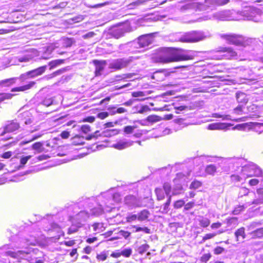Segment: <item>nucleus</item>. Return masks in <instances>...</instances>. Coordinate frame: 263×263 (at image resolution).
Instances as JSON below:
<instances>
[{"label":"nucleus","mask_w":263,"mask_h":263,"mask_svg":"<svg viewBox=\"0 0 263 263\" xmlns=\"http://www.w3.org/2000/svg\"><path fill=\"white\" fill-rule=\"evenodd\" d=\"M193 59V55L185 53L181 49L171 47L158 49L153 57L154 63L162 64Z\"/></svg>","instance_id":"nucleus-1"},{"label":"nucleus","mask_w":263,"mask_h":263,"mask_svg":"<svg viewBox=\"0 0 263 263\" xmlns=\"http://www.w3.org/2000/svg\"><path fill=\"white\" fill-rule=\"evenodd\" d=\"M220 37L229 44L241 47H246V46L245 37L241 34L235 33L222 34L220 35Z\"/></svg>","instance_id":"nucleus-2"},{"label":"nucleus","mask_w":263,"mask_h":263,"mask_svg":"<svg viewBox=\"0 0 263 263\" xmlns=\"http://www.w3.org/2000/svg\"><path fill=\"white\" fill-rule=\"evenodd\" d=\"M206 37L204 33L198 31H191L183 34L179 41L182 43H196L204 40Z\"/></svg>","instance_id":"nucleus-3"},{"label":"nucleus","mask_w":263,"mask_h":263,"mask_svg":"<svg viewBox=\"0 0 263 263\" xmlns=\"http://www.w3.org/2000/svg\"><path fill=\"white\" fill-rule=\"evenodd\" d=\"M216 52L221 54V57L218 59L219 60H234L238 57L237 52L232 47H219L216 50Z\"/></svg>","instance_id":"nucleus-4"},{"label":"nucleus","mask_w":263,"mask_h":263,"mask_svg":"<svg viewBox=\"0 0 263 263\" xmlns=\"http://www.w3.org/2000/svg\"><path fill=\"white\" fill-rule=\"evenodd\" d=\"M89 218V214L85 211H81L75 216H70L68 220L83 227Z\"/></svg>","instance_id":"nucleus-5"},{"label":"nucleus","mask_w":263,"mask_h":263,"mask_svg":"<svg viewBox=\"0 0 263 263\" xmlns=\"http://www.w3.org/2000/svg\"><path fill=\"white\" fill-rule=\"evenodd\" d=\"M129 63V60L124 59H119L111 63L109 65V68L115 70H119L126 67Z\"/></svg>","instance_id":"nucleus-6"},{"label":"nucleus","mask_w":263,"mask_h":263,"mask_svg":"<svg viewBox=\"0 0 263 263\" xmlns=\"http://www.w3.org/2000/svg\"><path fill=\"white\" fill-rule=\"evenodd\" d=\"M162 189L164 192L166 193V196H168L166 201L163 204V209L165 211H167L172 201V196L170 195L172 190V186L170 183L164 182L163 184Z\"/></svg>","instance_id":"nucleus-7"},{"label":"nucleus","mask_w":263,"mask_h":263,"mask_svg":"<svg viewBox=\"0 0 263 263\" xmlns=\"http://www.w3.org/2000/svg\"><path fill=\"white\" fill-rule=\"evenodd\" d=\"M153 40L152 34H144L138 37V43L139 47L143 48L151 44Z\"/></svg>","instance_id":"nucleus-8"},{"label":"nucleus","mask_w":263,"mask_h":263,"mask_svg":"<svg viewBox=\"0 0 263 263\" xmlns=\"http://www.w3.org/2000/svg\"><path fill=\"white\" fill-rule=\"evenodd\" d=\"M95 67L94 74L95 77H99L101 75L102 71L104 69V67L106 65L105 60H93L92 61Z\"/></svg>","instance_id":"nucleus-9"},{"label":"nucleus","mask_w":263,"mask_h":263,"mask_svg":"<svg viewBox=\"0 0 263 263\" xmlns=\"http://www.w3.org/2000/svg\"><path fill=\"white\" fill-rule=\"evenodd\" d=\"M137 128L136 125H127L123 128V131L127 135L134 133V136L139 138L143 135V132L142 130L138 129Z\"/></svg>","instance_id":"nucleus-10"},{"label":"nucleus","mask_w":263,"mask_h":263,"mask_svg":"<svg viewBox=\"0 0 263 263\" xmlns=\"http://www.w3.org/2000/svg\"><path fill=\"white\" fill-rule=\"evenodd\" d=\"M46 65L39 67L26 72L25 75L29 78H33L42 75L46 71Z\"/></svg>","instance_id":"nucleus-11"},{"label":"nucleus","mask_w":263,"mask_h":263,"mask_svg":"<svg viewBox=\"0 0 263 263\" xmlns=\"http://www.w3.org/2000/svg\"><path fill=\"white\" fill-rule=\"evenodd\" d=\"M20 128V125L16 121H11L4 127V130L1 133V136H4L6 133H11L17 130Z\"/></svg>","instance_id":"nucleus-12"},{"label":"nucleus","mask_w":263,"mask_h":263,"mask_svg":"<svg viewBox=\"0 0 263 263\" xmlns=\"http://www.w3.org/2000/svg\"><path fill=\"white\" fill-rule=\"evenodd\" d=\"M133 141L119 140L112 145V147L118 149L122 150L133 145Z\"/></svg>","instance_id":"nucleus-13"},{"label":"nucleus","mask_w":263,"mask_h":263,"mask_svg":"<svg viewBox=\"0 0 263 263\" xmlns=\"http://www.w3.org/2000/svg\"><path fill=\"white\" fill-rule=\"evenodd\" d=\"M35 81H30L27 84L17 87H15L11 89V92H24L31 89L35 85Z\"/></svg>","instance_id":"nucleus-14"},{"label":"nucleus","mask_w":263,"mask_h":263,"mask_svg":"<svg viewBox=\"0 0 263 263\" xmlns=\"http://www.w3.org/2000/svg\"><path fill=\"white\" fill-rule=\"evenodd\" d=\"M125 203L129 205H134L135 206H140L139 204V200L133 195H127L124 199Z\"/></svg>","instance_id":"nucleus-15"},{"label":"nucleus","mask_w":263,"mask_h":263,"mask_svg":"<svg viewBox=\"0 0 263 263\" xmlns=\"http://www.w3.org/2000/svg\"><path fill=\"white\" fill-rule=\"evenodd\" d=\"M125 32V30L124 28L115 27L111 30L110 35L116 39H119L124 35Z\"/></svg>","instance_id":"nucleus-16"},{"label":"nucleus","mask_w":263,"mask_h":263,"mask_svg":"<svg viewBox=\"0 0 263 263\" xmlns=\"http://www.w3.org/2000/svg\"><path fill=\"white\" fill-rule=\"evenodd\" d=\"M257 197L254 199L252 204H259L263 203V187H260L256 190Z\"/></svg>","instance_id":"nucleus-17"},{"label":"nucleus","mask_w":263,"mask_h":263,"mask_svg":"<svg viewBox=\"0 0 263 263\" xmlns=\"http://www.w3.org/2000/svg\"><path fill=\"white\" fill-rule=\"evenodd\" d=\"M154 192L156 196V199L158 201H162L165 198V196H166V193L164 192L162 188L156 187L155 188Z\"/></svg>","instance_id":"nucleus-18"},{"label":"nucleus","mask_w":263,"mask_h":263,"mask_svg":"<svg viewBox=\"0 0 263 263\" xmlns=\"http://www.w3.org/2000/svg\"><path fill=\"white\" fill-rule=\"evenodd\" d=\"M236 99L239 103L242 105H246L248 102V98L247 95L243 92H239L236 95Z\"/></svg>","instance_id":"nucleus-19"},{"label":"nucleus","mask_w":263,"mask_h":263,"mask_svg":"<svg viewBox=\"0 0 263 263\" xmlns=\"http://www.w3.org/2000/svg\"><path fill=\"white\" fill-rule=\"evenodd\" d=\"M24 254H27V253L23 251H18L17 252L9 251L6 252L7 255L9 256L12 258L16 259H21L22 258L21 255Z\"/></svg>","instance_id":"nucleus-20"},{"label":"nucleus","mask_w":263,"mask_h":263,"mask_svg":"<svg viewBox=\"0 0 263 263\" xmlns=\"http://www.w3.org/2000/svg\"><path fill=\"white\" fill-rule=\"evenodd\" d=\"M236 237V240L238 241L239 238L241 237L242 239L246 238L245 228L243 227L239 228L234 233Z\"/></svg>","instance_id":"nucleus-21"},{"label":"nucleus","mask_w":263,"mask_h":263,"mask_svg":"<svg viewBox=\"0 0 263 263\" xmlns=\"http://www.w3.org/2000/svg\"><path fill=\"white\" fill-rule=\"evenodd\" d=\"M15 78H11L0 81V86L9 87L15 83Z\"/></svg>","instance_id":"nucleus-22"},{"label":"nucleus","mask_w":263,"mask_h":263,"mask_svg":"<svg viewBox=\"0 0 263 263\" xmlns=\"http://www.w3.org/2000/svg\"><path fill=\"white\" fill-rule=\"evenodd\" d=\"M149 215V212L147 210H143L137 215L138 220L140 221L145 220L148 218Z\"/></svg>","instance_id":"nucleus-23"},{"label":"nucleus","mask_w":263,"mask_h":263,"mask_svg":"<svg viewBox=\"0 0 263 263\" xmlns=\"http://www.w3.org/2000/svg\"><path fill=\"white\" fill-rule=\"evenodd\" d=\"M85 143L84 137L76 135L72 138V143L74 145H81Z\"/></svg>","instance_id":"nucleus-24"},{"label":"nucleus","mask_w":263,"mask_h":263,"mask_svg":"<svg viewBox=\"0 0 263 263\" xmlns=\"http://www.w3.org/2000/svg\"><path fill=\"white\" fill-rule=\"evenodd\" d=\"M71 226L68 228L67 230V234L68 235H71L72 234H74L77 233L79 231V229L81 228L80 226L78 225V224H76L73 222H71Z\"/></svg>","instance_id":"nucleus-25"},{"label":"nucleus","mask_w":263,"mask_h":263,"mask_svg":"<svg viewBox=\"0 0 263 263\" xmlns=\"http://www.w3.org/2000/svg\"><path fill=\"white\" fill-rule=\"evenodd\" d=\"M251 235L253 239L263 238V228L253 231L251 232Z\"/></svg>","instance_id":"nucleus-26"},{"label":"nucleus","mask_w":263,"mask_h":263,"mask_svg":"<svg viewBox=\"0 0 263 263\" xmlns=\"http://www.w3.org/2000/svg\"><path fill=\"white\" fill-rule=\"evenodd\" d=\"M217 172V167L214 164L208 165L205 168V172L206 174L214 176Z\"/></svg>","instance_id":"nucleus-27"},{"label":"nucleus","mask_w":263,"mask_h":263,"mask_svg":"<svg viewBox=\"0 0 263 263\" xmlns=\"http://www.w3.org/2000/svg\"><path fill=\"white\" fill-rule=\"evenodd\" d=\"M32 148L34 150L37 151L38 153H41L44 151L43 144L41 142H37L34 143L32 145Z\"/></svg>","instance_id":"nucleus-28"},{"label":"nucleus","mask_w":263,"mask_h":263,"mask_svg":"<svg viewBox=\"0 0 263 263\" xmlns=\"http://www.w3.org/2000/svg\"><path fill=\"white\" fill-rule=\"evenodd\" d=\"M61 229V228L59 224L55 222H51L50 224V227L46 230V231L48 232H51L57 230H60Z\"/></svg>","instance_id":"nucleus-29"},{"label":"nucleus","mask_w":263,"mask_h":263,"mask_svg":"<svg viewBox=\"0 0 263 263\" xmlns=\"http://www.w3.org/2000/svg\"><path fill=\"white\" fill-rule=\"evenodd\" d=\"M211 221L209 219L205 217H202L199 220V223L201 227L206 228L210 224Z\"/></svg>","instance_id":"nucleus-30"},{"label":"nucleus","mask_w":263,"mask_h":263,"mask_svg":"<svg viewBox=\"0 0 263 263\" xmlns=\"http://www.w3.org/2000/svg\"><path fill=\"white\" fill-rule=\"evenodd\" d=\"M161 118L158 116L152 115H149L146 118V121L151 122V123H155L160 121Z\"/></svg>","instance_id":"nucleus-31"},{"label":"nucleus","mask_w":263,"mask_h":263,"mask_svg":"<svg viewBox=\"0 0 263 263\" xmlns=\"http://www.w3.org/2000/svg\"><path fill=\"white\" fill-rule=\"evenodd\" d=\"M202 185V183L201 181L197 180H194L191 182L190 185V189L195 190L201 186Z\"/></svg>","instance_id":"nucleus-32"},{"label":"nucleus","mask_w":263,"mask_h":263,"mask_svg":"<svg viewBox=\"0 0 263 263\" xmlns=\"http://www.w3.org/2000/svg\"><path fill=\"white\" fill-rule=\"evenodd\" d=\"M14 96V95L10 93H0V102L11 99Z\"/></svg>","instance_id":"nucleus-33"},{"label":"nucleus","mask_w":263,"mask_h":263,"mask_svg":"<svg viewBox=\"0 0 263 263\" xmlns=\"http://www.w3.org/2000/svg\"><path fill=\"white\" fill-rule=\"evenodd\" d=\"M241 180V178L237 174H233L230 176V182L232 184H235L240 182Z\"/></svg>","instance_id":"nucleus-34"},{"label":"nucleus","mask_w":263,"mask_h":263,"mask_svg":"<svg viewBox=\"0 0 263 263\" xmlns=\"http://www.w3.org/2000/svg\"><path fill=\"white\" fill-rule=\"evenodd\" d=\"M148 248H149V246L147 244H146V243L143 244V245L140 246L137 248V251L139 254H143L144 253L146 252L147 251Z\"/></svg>","instance_id":"nucleus-35"},{"label":"nucleus","mask_w":263,"mask_h":263,"mask_svg":"<svg viewBox=\"0 0 263 263\" xmlns=\"http://www.w3.org/2000/svg\"><path fill=\"white\" fill-rule=\"evenodd\" d=\"M64 60L60 59V60H53L49 62V65L50 66V69H52L53 67L57 66V65L63 64L64 62Z\"/></svg>","instance_id":"nucleus-36"},{"label":"nucleus","mask_w":263,"mask_h":263,"mask_svg":"<svg viewBox=\"0 0 263 263\" xmlns=\"http://www.w3.org/2000/svg\"><path fill=\"white\" fill-rule=\"evenodd\" d=\"M211 257H212V255L210 253H205V254H203L201 256V257L200 258V261L201 262L206 263L210 259V258Z\"/></svg>","instance_id":"nucleus-37"},{"label":"nucleus","mask_w":263,"mask_h":263,"mask_svg":"<svg viewBox=\"0 0 263 263\" xmlns=\"http://www.w3.org/2000/svg\"><path fill=\"white\" fill-rule=\"evenodd\" d=\"M225 252V249L221 246H216L213 249V253L216 255H220Z\"/></svg>","instance_id":"nucleus-38"},{"label":"nucleus","mask_w":263,"mask_h":263,"mask_svg":"<svg viewBox=\"0 0 263 263\" xmlns=\"http://www.w3.org/2000/svg\"><path fill=\"white\" fill-rule=\"evenodd\" d=\"M222 128V124L221 123H213L209 124L208 129L210 130L220 129Z\"/></svg>","instance_id":"nucleus-39"},{"label":"nucleus","mask_w":263,"mask_h":263,"mask_svg":"<svg viewBox=\"0 0 263 263\" xmlns=\"http://www.w3.org/2000/svg\"><path fill=\"white\" fill-rule=\"evenodd\" d=\"M185 204V202L183 199H179L174 202V208L175 209H180L182 208Z\"/></svg>","instance_id":"nucleus-40"},{"label":"nucleus","mask_w":263,"mask_h":263,"mask_svg":"<svg viewBox=\"0 0 263 263\" xmlns=\"http://www.w3.org/2000/svg\"><path fill=\"white\" fill-rule=\"evenodd\" d=\"M262 176H263L262 171L260 168H256L254 170V174L253 175H248L247 177H251L254 176V177H262Z\"/></svg>","instance_id":"nucleus-41"},{"label":"nucleus","mask_w":263,"mask_h":263,"mask_svg":"<svg viewBox=\"0 0 263 263\" xmlns=\"http://www.w3.org/2000/svg\"><path fill=\"white\" fill-rule=\"evenodd\" d=\"M245 206L243 205H239L236 206L233 211V213L235 215L238 214L241 211H243Z\"/></svg>","instance_id":"nucleus-42"},{"label":"nucleus","mask_w":263,"mask_h":263,"mask_svg":"<svg viewBox=\"0 0 263 263\" xmlns=\"http://www.w3.org/2000/svg\"><path fill=\"white\" fill-rule=\"evenodd\" d=\"M132 252V249L129 248V249H125V250H123L122 251H121V256L122 255L125 257H128L130 256Z\"/></svg>","instance_id":"nucleus-43"},{"label":"nucleus","mask_w":263,"mask_h":263,"mask_svg":"<svg viewBox=\"0 0 263 263\" xmlns=\"http://www.w3.org/2000/svg\"><path fill=\"white\" fill-rule=\"evenodd\" d=\"M31 158V155L27 156H23L21 157L20 159V164L22 166H24L25 164H26L28 161L29 159H30Z\"/></svg>","instance_id":"nucleus-44"},{"label":"nucleus","mask_w":263,"mask_h":263,"mask_svg":"<svg viewBox=\"0 0 263 263\" xmlns=\"http://www.w3.org/2000/svg\"><path fill=\"white\" fill-rule=\"evenodd\" d=\"M108 116H109V113L106 111H103V112H99L97 115V118H98L101 120L105 119Z\"/></svg>","instance_id":"nucleus-45"},{"label":"nucleus","mask_w":263,"mask_h":263,"mask_svg":"<svg viewBox=\"0 0 263 263\" xmlns=\"http://www.w3.org/2000/svg\"><path fill=\"white\" fill-rule=\"evenodd\" d=\"M195 206V202L194 201H190L184 205V211H188L192 209Z\"/></svg>","instance_id":"nucleus-46"},{"label":"nucleus","mask_w":263,"mask_h":263,"mask_svg":"<svg viewBox=\"0 0 263 263\" xmlns=\"http://www.w3.org/2000/svg\"><path fill=\"white\" fill-rule=\"evenodd\" d=\"M107 256L105 253H102L99 254H97L96 258L99 261H104L106 259Z\"/></svg>","instance_id":"nucleus-47"},{"label":"nucleus","mask_w":263,"mask_h":263,"mask_svg":"<svg viewBox=\"0 0 263 263\" xmlns=\"http://www.w3.org/2000/svg\"><path fill=\"white\" fill-rule=\"evenodd\" d=\"M138 215L136 214L130 215L127 216L126 221L127 222H131L136 220H138Z\"/></svg>","instance_id":"nucleus-48"},{"label":"nucleus","mask_w":263,"mask_h":263,"mask_svg":"<svg viewBox=\"0 0 263 263\" xmlns=\"http://www.w3.org/2000/svg\"><path fill=\"white\" fill-rule=\"evenodd\" d=\"M216 235V233H208L205 234L202 237V241H205L206 240L212 239Z\"/></svg>","instance_id":"nucleus-49"},{"label":"nucleus","mask_w":263,"mask_h":263,"mask_svg":"<svg viewBox=\"0 0 263 263\" xmlns=\"http://www.w3.org/2000/svg\"><path fill=\"white\" fill-rule=\"evenodd\" d=\"M74 43L75 41L72 38H67L65 40V44L66 47H71Z\"/></svg>","instance_id":"nucleus-50"},{"label":"nucleus","mask_w":263,"mask_h":263,"mask_svg":"<svg viewBox=\"0 0 263 263\" xmlns=\"http://www.w3.org/2000/svg\"><path fill=\"white\" fill-rule=\"evenodd\" d=\"M238 218L237 217H231L226 219V223L228 226H231L233 223L237 222Z\"/></svg>","instance_id":"nucleus-51"},{"label":"nucleus","mask_w":263,"mask_h":263,"mask_svg":"<svg viewBox=\"0 0 263 263\" xmlns=\"http://www.w3.org/2000/svg\"><path fill=\"white\" fill-rule=\"evenodd\" d=\"M132 96L133 97H142L144 96V93L141 91H134L132 93Z\"/></svg>","instance_id":"nucleus-52"},{"label":"nucleus","mask_w":263,"mask_h":263,"mask_svg":"<svg viewBox=\"0 0 263 263\" xmlns=\"http://www.w3.org/2000/svg\"><path fill=\"white\" fill-rule=\"evenodd\" d=\"M95 121V117L93 116H88L83 119L82 122L93 123Z\"/></svg>","instance_id":"nucleus-53"},{"label":"nucleus","mask_w":263,"mask_h":263,"mask_svg":"<svg viewBox=\"0 0 263 263\" xmlns=\"http://www.w3.org/2000/svg\"><path fill=\"white\" fill-rule=\"evenodd\" d=\"M62 244L64 245L67 247H72L76 244V240H70L68 241H64L62 242Z\"/></svg>","instance_id":"nucleus-54"},{"label":"nucleus","mask_w":263,"mask_h":263,"mask_svg":"<svg viewBox=\"0 0 263 263\" xmlns=\"http://www.w3.org/2000/svg\"><path fill=\"white\" fill-rule=\"evenodd\" d=\"M119 233H120L125 239H127L130 235V232L124 230H120L119 232Z\"/></svg>","instance_id":"nucleus-55"},{"label":"nucleus","mask_w":263,"mask_h":263,"mask_svg":"<svg viewBox=\"0 0 263 263\" xmlns=\"http://www.w3.org/2000/svg\"><path fill=\"white\" fill-rule=\"evenodd\" d=\"M12 152L11 151H8L3 153L1 157L4 159H9L12 156Z\"/></svg>","instance_id":"nucleus-56"},{"label":"nucleus","mask_w":263,"mask_h":263,"mask_svg":"<svg viewBox=\"0 0 263 263\" xmlns=\"http://www.w3.org/2000/svg\"><path fill=\"white\" fill-rule=\"evenodd\" d=\"M215 3L218 6H222L227 4L229 0H215Z\"/></svg>","instance_id":"nucleus-57"},{"label":"nucleus","mask_w":263,"mask_h":263,"mask_svg":"<svg viewBox=\"0 0 263 263\" xmlns=\"http://www.w3.org/2000/svg\"><path fill=\"white\" fill-rule=\"evenodd\" d=\"M81 130L84 133H87L90 130V127L89 125H83L81 127Z\"/></svg>","instance_id":"nucleus-58"},{"label":"nucleus","mask_w":263,"mask_h":263,"mask_svg":"<svg viewBox=\"0 0 263 263\" xmlns=\"http://www.w3.org/2000/svg\"><path fill=\"white\" fill-rule=\"evenodd\" d=\"M69 132L66 130L63 131L60 134V137L62 139H67L69 137Z\"/></svg>","instance_id":"nucleus-59"},{"label":"nucleus","mask_w":263,"mask_h":263,"mask_svg":"<svg viewBox=\"0 0 263 263\" xmlns=\"http://www.w3.org/2000/svg\"><path fill=\"white\" fill-rule=\"evenodd\" d=\"M259 183V180L257 179H252L249 181V184L250 186H255Z\"/></svg>","instance_id":"nucleus-60"},{"label":"nucleus","mask_w":263,"mask_h":263,"mask_svg":"<svg viewBox=\"0 0 263 263\" xmlns=\"http://www.w3.org/2000/svg\"><path fill=\"white\" fill-rule=\"evenodd\" d=\"M243 105L242 104L239 105L234 108V111L237 114L239 115L241 114V112L242 111Z\"/></svg>","instance_id":"nucleus-61"},{"label":"nucleus","mask_w":263,"mask_h":263,"mask_svg":"<svg viewBox=\"0 0 263 263\" xmlns=\"http://www.w3.org/2000/svg\"><path fill=\"white\" fill-rule=\"evenodd\" d=\"M76 255V259H77L78 256V250L77 248L72 249L70 252L69 255L70 257H73Z\"/></svg>","instance_id":"nucleus-62"},{"label":"nucleus","mask_w":263,"mask_h":263,"mask_svg":"<svg viewBox=\"0 0 263 263\" xmlns=\"http://www.w3.org/2000/svg\"><path fill=\"white\" fill-rule=\"evenodd\" d=\"M103 224L99 222H95L92 224L93 230L94 231L97 232L100 227H102Z\"/></svg>","instance_id":"nucleus-63"},{"label":"nucleus","mask_w":263,"mask_h":263,"mask_svg":"<svg viewBox=\"0 0 263 263\" xmlns=\"http://www.w3.org/2000/svg\"><path fill=\"white\" fill-rule=\"evenodd\" d=\"M126 111V109L123 107H119L116 109V111H114L112 112V114L115 115V114H122L124 113Z\"/></svg>","instance_id":"nucleus-64"}]
</instances>
